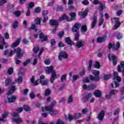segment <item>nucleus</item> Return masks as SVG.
I'll return each instance as SVG.
<instances>
[{"instance_id": "nucleus-1", "label": "nucleus", "mask_w": 124, "mask_h": 124, "mask_svg": "<svg viewBox=\"0 0 124 124\" xmlns=\"http://www.w3.org/2000/svg\"><path fill=\"white\" fill-rule=\"evenodd\" d=\"M42 111L43 112H46L48 111L50 116H57L59 114V111L57 109H53L52 107H44L42 108Z\"/></svg>"}, {"instance_id": "nucleus-2", "label": "nucleus", "mask_w": 124, "mask_h": 124, "mask_svg": "<svg viewBox=\"0 0 124 124\" xmlns=\"http://www.w3.org/2000/svg\"><path fill=\"white\" fill-rule=\"evenodd\" d=\"M71 18H68L66 15H63L61 17H59L58 21L59 22H62L63 20H66L68 21H73L76 19V13H71L69 14Z\"/></svg>"}, {"instance_id": "nucleus-3", "label": "nucleus", "mask_w": 124, "mask_h": 124, "mask_svg": "<svg viewBox=\"0 0 124 124\" xmlns=\"http://www.w3.org/2000/svg\"><path fill=\"white\" fill-rule=\"evenodd\" d=\"M16 54V57L18 59H21L24 56V51L20 48V47H17L16 49H14L11 50L9 53V57L13 56L14 54Z\"/></svg>"}, {"instance_id": "nucleus-4", "label": "nucleus", "mask_w": 124, "mask_h": 124, "mask_svg": "<svg viewBox=\"0 0 124 124\" xmlns=\"http://www.w3.org/2000/svg\"><path fill=\"white\" fill-rule=\"evenodd\" d=\"M113 75L114 76L113 80L114 82L111 84L112 88H118L120 86V82H121V77L118 76L117 72H113Z\"/></svg>"}, {"instance_id": "nucleus-5", "label": "nucleus", "mask_w": 124, "mask_h": 124, "mask_svg": "<svg viewBox=\"0 0 124 124\" xmlns=\"http://www.w3.org/2000/svg\"><path fill=\"white\" fill-rule=\"evenodd\" d=\"M93 74L95 77H93V76L91 75L90 76L91 80H92V81H95L96 82L99 81L100 79L99 78V74H100V72L98 70H94L93 71Z\"/></svg>"}, {"instance_id": "nucleus-6", "label": "nucleus", "mask_w": 124, "mask_h": 124, "mask_svg": "<svg viewBox=\"0 0 124 124\" xmlns=\"http://www.w3.org/2000/svg\"><path fill=\"white\" fill-rule=\"evenodd\" d=\"M65 118L66 120H68L69 121H72V120H78L79 118H81V113H77L74 115V116L69 114L68 116L65 115Z\"/></svg>"}, {"instance_id": "nucleus-7", "label": "nucleus", "mask_w": 124, "mask_h": 124, "mask_svg": "<svg viewBox=\"0 0 124 124\" xmlns=\"http://www.w3.org/2000/svg\"><path fill=\"white\" fill-rule=\"evenodd\" d=\"M45 78V76L42 75L40 77V79L34 81V77H32L31 79V82L34 86H37V85H39V84H40V82H41V81L44 80Z\"/></svg>"}, {"instance_id": "nucleus-8", "label": "nucleus", "mask_w": 124, "mask_h": 124, "mask_svg": "<svg viewBox=\"0 0 124 124\" xmlns=\"http://www.w3.org/2000/svg\"><path fill=\"white\" fill-rule=\"evenodd\" d=\"M108 47V49H112L113 51H117L120 48V42H117L116 45L114 43H110Z\"/></svg>"}, {"instance_id": "nucleus-9", "label": "nucleus", "mask_w": 124, "mask_h": 124, "mask_svg": "<svg viewBox=\"0 0 124 124\" xmlns=\"http://www.w3.org/2000/svg\"><path fill=\"white\" fill-rule=\"evenodd\" d=\"M117 70L118 72H122V75L124 76V61L120 62V64L117 66Z\"/></svg>"}, {"instance_id": "nucleus-10", "label": "nucleus", "mask_w": 124, "mask_h": 124, "mask_svg": "<svg viewBox=\"0 0 124 124\" xmlns=\"http://www.w3.org/2000/svg\"><path fill=\"white\" fill-rule=\"evenodd\" d=\"M68 58V55L64 51H61L59 53L58 59L59 61H62V59H67Z\"/></svg>"}, {"instance_id": "nucleus-11", "label": "nucleus", "mask_w": 124, "mask_h": 124, "mask_svg": "<svg viewBox=\"0 0 124 124\" xmlns=\"http://www.w3.org/2000/svg\"><path fill=\"white\" fill-rule=\"evenodd\" d=\"M52 76L50 78V83H53L56 79L59 78L60 77V75L59 74H57V72L56 71H53L51 73Z\"/></svg>"}, {"instance_id": "nucleus-12", "label": "nucleus", "mask_w": 124, "mask_h": 124, "mask_svg": "<svg viewBox=\"0 0 124 124\" xmlns=\"http://www.w3.org/2000/svg\"><path fill=\"white\" fill-rule=\"evenodd\" d=\"M111 21L112 23H115V24L114 25V30H117L118 28L121 26V23H120V21H119V18L117 17H114L113 18L111 19Z\"/></svg>"}, {"instance_id": "nucleus-13", "label": "nucleus", "mask_w": 124, "mask_h": 124, "mask_svg": "<svg viewBox=\"0 0 124 124\" xmlns=\"http://www.w3.org/2000/svg\"><path fill=\"white\" fill-rule=\"evenodd\" d=\"M108 59L109 61H112L113 65H116L117 64V61H118V58L114 55V54H110L108 56Z\"/></svg>"}, {"instance_id": "nucleus-14", "label": "nucleus", "mask_w": 124, "mask_h": 124, "mask_svg": "<svg viewBox=\"0 0 124 124\" xmlns=\"http://www.w3.org/2000/svg\"><path fill=\"white\" fill-rule=\"evenodd\" d=\"M39 38L40 42H44V41H47L48 40L47 36L44 35V33L42 32L39 34Z\"/></svg>"}, {"instance_id": "nucleus-15", "label": "nucleus", "mask_w": 124, "mask_h": 124, "mask_svg": "<svg viewBox=\"0 0 124 124\" xmlns=\"http://www.w3.org/2000/svg\"><path fill=\"white\" fill-rule=\"evenodd\" d=\"M3 47L7 48V47H8V45L5 43V42H4V39H0V50H2V49H3Z\"/></svg>"}, {"instance_id": "nucleus-16", "label": "nucleus", "mask_w": 124, "mask_h": 124, "mask_svg": "<svg viewBox=\"0 0 124 124\" xmlns=\"http://www.w3.org/2000/svg\"><path fill=\"white\" fill-rule=\"evenodd\" d=\"M80 27L81 24H80V23H76L72 28V31L73 32H77L78 31H79V29H80Z\"/></svg>"}, {"instance_id": "nucleus-17", "label": "nucleus", "mask_w": 124, "mask_h": 124, "mask_svg": "<svg viewBox=\"0 0 124 124\" xmlns=\"http://www.w3.org/2000/svg\"><path fill=\"white\" fill-rule=\"evenodd\" d=\"M10 95H8V101L10 103H12V102H15L16 100V98H17V96L15 95L9 96Z\"/></svg>"}, {"instance_id": "nucleus-18", "label": "nucleus", "mask_w": 124, "mask_h": 124, "mask_svg": "<svg viewBox=\"0 0 124 124\" xmlns=\"http://www.w3.org/2000/svg\"><path fill=\"white\" fill-rule=\"evenodd\" d=\"M52 71H54V67L53 66H50L45 68V72L46 74H49V73H52Z\"/></svg>"}, {"instance_id": "nucleus-19", "label": "nucleus", "mask_w": 124, "mask_h": 124, "mask_svg": "<svg viewBox=\"0 0 124 124\" xmlns=\"http://www.w3.org/2000/svg\"><path fill=\"white\" fill-rule=\"evenodd\" d=\"M13 123H16V124H22L23 123V120L21 118L18 117L17 118H12V119Z\"/></svg>"}, {"instance_id": "nucleus-20", "label": "nucleus", "mask_w": 124, "mask_h": 124, "mask_svg": "<svg viewBox=\"0 0 124 124\" xmlns=\"http://www.w3.org/2000/svg\"><path fill=\"white\" fill-rule=\"evenodd\" d=\"M20 41H21V40L20 39L16 40L14 43L12 44V48H15L17 47L19 45V44H20Z\"/></svg>"}, {"instance_id": "nucleus-21", "label": "nucleus", "mask_w": 124, "mask_h": 124, "mask_svg": "<svg viewBox=\"0 0 124 124\" xmlns=\"http://www.w3.org/2000/svg\"><path fill=\"white\" fill-rule=\"evenodd\" d=\"M97 21V17L95 16H94L93 17V21L91 25V29H93V28H94V27L95 26V25H96Z\"/></svg>"}, {"instance_id": "nucleus-22", "label": "nucleus", "mask_w": 124, "mask_h": 124, "mask_svg": "<svg viewBox=\"0 0 124 124\" xmlns=\"http://www.w3.org/2000/svg\"><path fill=\"white\" fill-rule=\"evenodd\" d=\"M85 45V42L81 41L78 42L77 44L76 45V47L77 48H81V47H83Z\"/></svg>"}, {"instance_id": "nucleus-23", "label": "nucleus", "mask_w": 124, "mask_h": 124, "mask_svg": "<svg viewBox=\"0 0 124 124\" xmlns=\"http://www.w3.org/2000/svg\"><path fill=\"white\" fill-rule=\"evenodd\" d=\"M103 118H104V111H101L98 114L97 118L99 121H103Z\"/></svg>"}, {"instance_id": "nucleus-24", "label": "nucleus", "mask_w": 124, "mask_h": 124, "mask_svg": "<svg viewBox=\"0 0 124 124\" xmlns=\"http://www.w3.org/2000/svg\"><path fill=\"white\" fill-rule=\"evenodd\" d=\"M87 14H88V10H85L83 12L79 13L78 15H79L80 17H82V18H85V17L87 16Z\"/></svg>"}, {"instance_id": "nucleus-25", "label": "nucleus", "mask_w": 124, "mask_h": 124, "mask_svg": "<svg viewBox=\"0 0 124 124\" xmlns=\"http://www.w3.org/2000/svg\"><path fill=\"white\" fill-rule=\"evenodd\" d=\"M93 94H92L91 93H88L87 95H85L84 97H83V100L84 101H85V102H87V100H89V99L90 98V97H92Z\"/></svg>"}, {"instance_id": "nucleus-26", "label": "nucleus", "mask_w": 124, "mask_h": 124, "mask_svg": "<svg viewBox=\"0 0 124 124\" xmlns=\"http://www.w3.org/2000/svg\"><path fill=\"white\" fill-rule=\"evenodd\" d=\"M94 95L96 97H101V91L99 90H96L94 92Z\"/></svg>"}, {"instance_id": "nucleus-27", "label": "nucleus", "mask_w": 124, "mask_h": 124, "mask_svg": "<svg viewBox=\"0 0 124 124\" xmlns=\"http://www.w3.org/2000/svg\"><path fill=\"white\" fill-rule=\"evenodd\" d=\"M49 24L51 26H58V25H59V22H58V21H57V20L52 19L50 21Z\"/></svg>"}, {"instance_id": "nucleus-28", "label": "nucleus", "mask_w": 124, "mask_h": 124, "mask_svg": "<svg viewBox=\"0 0 124 124\" xmlns=\"http://www.w3.org/2000/svg\"><path fill=\"white\" fill-rule=\"evenodd\" d=\"M12 81V79L11 78H7L5 82V85L6 87H8V86H9V84L11 83V81Z\"/></svg>"}, {"instance_id": "nucleus-29", "label": "nucleus", "mask_w": 124, "mask_h": 124, "mask_svg": "<svg viewBox=\"0 0 124 124\" xmlns=\"http://www.w3.org/2000/svg\"><path fill=\"white\" fill-rule=\"evenodd\" d=\"M16 89V88L15 86H12L9 90V92L8 93V95H10V94H12L13 93H14V91H15Z\"/></svg>"}, {"instance_id": "nucleus-30", "label": "nucleus", "mask_w": 124, "mask_h": 124, "mask_svg": "<svg viewBox=\"0 0 124 124\" xmlns=\"http://www.w3.org/2000/svg\"><path fill=\"white\" fill-rule=\"evenodd\" d=\"M92 66H93V60H90L89 62V66L87 69L89 72H91L92 71Z\"/></svg>"}, {"instance_id": "nucleus-31", "label": "nucleus", "mask_w": 124, "mask_h": 124, "mask_svg": "<svg viewBox=\"0 0 124 124\" xmlns=\"http://www.w3.org/2000/svg\"><path fill=\"white\" fill-rule=\"evenodd\" d=\"M100 15L101 16V19L99 23V26H101L102 24H103V22H104V21L103 20V18H102V17H103V13L102 12H101L100 13Z\"/></svg>"}, {"instance_id": "nucleus-32", "label": "nucleus", "mask_w": 124, "mask_h": 124, "mask_svg": "<svg viewBox=\"0 0 124 124\" xmlns=\"http://www.w3.org/2000/svg\"><path fill=\"white\" fill-rule=\"evenodd\" d=\"M23 108L25 111H26L27 112H29V111H31V107H30V106H29L28 105H24L23 106Z\"/></svg>"}, {"instance_id": "nucleus-33", "label": "nucleus", "mask_w": 124, "mask_h": 124, "mask_svg": "<svg viewBox=\"0 0 124 124\" xmlns=\"http://www.w3.org/2000/svg\"><path fill=\"white\" fill-rule=\"evenodd\" d=\"M48 83H49V81L47 79L43 80L40 81V84H41L42 86H46L48 85Z\"/></svg>"}, {"instance_id": "nucleus-34", "label": "nucleus", "mask_w": 124, "mask_h": 124, "mask_svg": "<svg viewBox=\"0 0 124 124\" xmlns=\"http://www.w3.org/2000/svg\"><path fill=\"white\" fill-rule=\"evenodd\" d=\"M65 41L67 44H68L69 45H72L73 44V42L71 41V40L70 39V38L67 37L65 38Z\"/></svg>"}, {"instance_id": "nucleus-35", "label": "nucleus", "mask_w": 124, "mask_h": 124, "mask_svg": "<svg viewBox=\"0 0 124 124\" xmlns=\"http://www.w3.org/2000/svg\"><path fill=\"white\" fill-rule=\"evenodd\" d=\"M98 9L100 10V11H102L103 9H105V5L102 3H101L99 6Z\"/></svg>"}, {"instance_id": "nucleus-36", "label": "nucleus", "mask_w": 124, "mask_h": 124, "mask_svg": "<svg viewBox=\"0 0 124 124\" xmlns=\"http://www.w3.org/2000/svg\"><path fill=\"white\" fill-rule=\"evenodd\" d=\"M96 41H97V42L100 43V42H103V41H105V38L99 37L97 38Z\"/></svg>"}, {"instance_id": "nucleus-37", "label": "nucleus", "mask_w": 124, "mask_h": 124, "mask_svg": "<svg viewBox=\"0 0 124 124\" xmlns=\"http://www.w3.org/2000/svg\"><path fill=\"white\" fill-rule=\"evenodd\" d=\"M16 83L17 84H21L23 82V78L22 77L19 76L18 78L16 80Z\"/></svg>"}, {"instance_id": "nucleus-38", "label": "nucleus", "mask_w": 124, "mask_h": 124, "mask_svg": "<svg viewBox=\"0 0 124 124\" xmlns=\"http://www.w3.org/2000/svg\"><path fill=\"white\" fill-rule=\"evenodd\" d=\"M68 103H72L73 102V95L69 96L67 100Z\"/></svg>"}, {"instance_id": "nucleus-39", "label": "nucleus", "mask_w": 124, "mask_h": 124, "mask_svg": "<svg viewBox=\"0 0 124 124\" xmlns=\"http://www.w3.org/2000/svg\"><path fill=\"white\" fill-rule=\"evenodd\" d=\"M118 93V90H111L109 92L110 95H114V94H116Z\"/></svg>"}, {"instance_id": "nucleus-40", "label": "nucleus", "mask_w": 124, "mask_h": 124, "mask_svg": "<svg viewBox=\"0 0 124 124\" xmlns=\"http://www.w3.org/2000/svg\"><path fill=\"white\" fill-rule=\"evenodd\" d=\"M21 14H22V11H17L14 13V15H15L16 17H19Z\"/></svg>"}, {"instance_id": "nucleus-41", "label": "nucleus", "mask_w": 124, "mask_h": 124, "mask_svg": "<svg viewBox=\"0 0 124 124\" xmlns=\"http://www.w3.org/2000/svg\"><path fill=\"white\" fill-rule=\"evenodd\" d=\"M50 93H51V90L50 89H47L46 90L45 92V95L46 96L50 95Z\"/></svg>"}, {"instance_id": "nucleus-42", "label": "nucleus", "mask_w": 124, "mask_h": 124, "mask_svg": "<svg viewBox=\"0 0 124 124\" xmlns=\"http://www.w3.org/2000/svg\"><path fill=\"white\" fill-rule=\"evenodd\" d=\"M12 116L13 118H17L19 117V114L17 112H13V113H12Z\"/></svg>"}, {"instance_id": "nucleus-43", "label": "nucleus", "mask_w": 124, "mask_h": 124, "mask_svg": "<svg viewBox=\"0 0 124 124\" xmlns=\"http://www.w3.org/2000/svg\"><path fill=\"white\" fill-rule=\"evenodd\" d=\"M40 21H41V18H37L35 19L34 22L37 25H40Z\"/></svg>"}, {"instance_id": "nucleus-44", "label": "nucleus", "mask_w": 124, "mask_h": 124, "mask_svg": "<svg viewBox=\"0 0 124 124\" xmlns=\"http://www.w3.org/2000/svg\"><path fill=\"white\" fill-rule=\"evenodd\" d=\"M50 63H51V61L49 59H46L44 61L45 64H46V65H49V64H50Z\"/></svg>"}, {"instance_id": "nucleus-45", "label": "nucleus", "mask_w": 124, "mask_h": 124, "mask_svg": "<svg viewBox=\"0 0 124 124\" xmlns=\"http://www.w3.org/2000/svg\"><path fill=\"white\" fill-rule=\"evenodd\" d=\"M67 77V75H63L62 76L61 78V80L62 82H63V81H65L66 80V77Z\"/></svg>"}, {"instance_id": "nucleus-46", "label": "nucleus", "mask_w": 124, "mask_h": 124, "mask_svg": "<svg viewBox=\"0 0 124 124\" xmlns=\"http://www.w3.org/2000/svg\"><path fill=\"white\" fill-rule=\"evenodd\" d=\"M64 121L62 120L61 119H58L56 121V124H65Z\"/></svg>"}, {"instance_id": "nucleus-47", "label": "nucleus", "mask_w": 124, "mask_h": 124, "mask_svg": "<svg viewBox=\"0 0 124 124\" xmlns=\"http://www.w3.org/2000/svg\"><path fill=\"white\" fill-rule=\"evenodd\" d=\"M30 62H31V59H27L25 62H24L23 65L26 66V65H28Z\"/></svg>"}, {"instance_id": "nucleus-48", "label": "nucleus", "mask_w": 124, "mask_h": 124, "mask_svg": "<svg viewBox=\"0 0 124 124\" xmlns=\"http://www.w3.org/2000/svg\"><path fill=\"white\" fill-rule=\"evenodd\" d=\"M7 73L9 75H11L13 73V68H11L8 69Z\"/></svg>"}, {"instance_id": "nucleus-49", "label": "nucleus", "mask_w": 124, "mask_h": 124, "mask_svg": "<svg viewBox=\"0 0 124 124\" xmlns=\"http://www.w3.org/2000/svg\"><path fill=\"white\" fill-rule=\"evenodd\" d=\"M58 35L59 37H60V38H62V37L63 35H64V32H63V31L59 32Z\"/></svg>"}, {"instance_id": "nucleus-50", "label": "nucleus", "mask_w": 124, "mask_h": 124, "mask_svg": "<svg viewBox=\"0 0 124 124\" xmlns=\"http://www.w3.org/2000/svg\"><path fill=\"white\" fill-rule=\"evenodd\" d=\"M39 50V47L36 46L33 48L32 51H33V53H37V52H38Z\"/></svg>"}, {"instance_id": "nucleus-51", "label": "nucleus", "mask_w": 124, "mask_h": 124, "mask_svg": "<svg viewBox=\"0 0 124 124\" xmlns=\"http://www.w3.org/2000/svg\"><path fill=\"white\" fill-rule=\"evenodd\" d=\"M87 31V26L86 25H84L81 28V32H85V31Z\"/></svg>"}, {"instance_id": "nucleus-52", "label": "nucleus", "mask_w": 124, "mask_h": 124, "mask_svg": "<svg viewBox=\"0 0 124 124\" xmlns=\"http://www.w3.org/2000/svg\"><path fill=\"white\" fill-rule=\"evenodd\" d=\"M95 88L94 85L91 84L88 87V90H93Z\"/></svg>"}, {"instance_id": "nucleus-53", "label": "nucleus", "mask_w": 124, "mask_h": 124, "mask_svg": "<svg viewBox=\"0 0 124 124\" xmlns=\"http://www.w3.org/2000/svg\"><path fill=\"white\" fill-rule=\"evenodd\" d=\"M14 29H17L18 28V21H16L13 26Z\"/></svg>"}, {"instance_id": "nucleus-54", "label": "nucleus", "mask_w": 124, "mask_h": 124, "mask_svg": "<svg viewBox=\"0 0 124 124\" xmlns=\"http://www.w3.org/2000/svg\"><path fill=\"white\" fill-rule=\"evenodd\" d=\"M109 78H111V75H105L104 76V79L105 80H108Z\"/></svg>"}, {"instance_id": "nucleus-55", "label": "nucleus", "mask_w": 124, "mask_h": 124, "mask_svg": "<svg viewBox=\"0 0 124 124\" xmlns=\"http://www.w3.org/2000/svg\"><path fill=\"white\" fill-rule=\"evenodd\" d=\"M29 96L31 99H33L35 97V95L33 93H30Z\"/></svg>"}, {"instance_id": "nucleus-56", "label": "nucleus", "mask_w": 124, "mask_h": 124, "mask_svg": "<svg viewBox=\"0 0 124 124\" xmlns=\"http://www.w3.org/2000/svg\"><path fill=\"white\" fill-rule=\"evenodd\" d=\"M94 66L95 68H100V64H99V62H96L94 64Z\"/></svg>"}, {"instance_id": "nucleus-57", "label": "nucleus", "mask_w": 124, "mask_h": 124, "mask_svg": "<svg viewBox=\"0 0 124 124\" xmlns=\"http://www.w3.org/2000/svg\"><path fill=\"white\" fill-rule=\"evenodd\" d=\"M4 3H6V0H0V6L3 5V4H4Z\"/></svg>"}, {"instance_id": "nucleus-58", "label": "nucleus", "mask_w": 124, "mask_h": 124, "mask_svg": "<svg viewBox=\"0 0 124 124\" xmlns=\"http://www.w3.org/2000/svg\"><path fill=\"white\" fill-rule=\"evenodd\" d=\"M88 112H89V110H88V109H84L82 110V114H83V115H85V114H87Z\"/></svg>"}, {"instance_id": "nucleus-59", "label": "nucleus", "mask_w": 124, "mask_h": 124, "mask_svg": "<svg viewBox=\"0 0 124 124\" xmlns=\"http://www.w3.org/2000/svg\"><path fill=\"white\" fill-rule=\"evenodd\" d=\"M34 5V3L33 2H31L29 4V7L28 8H30V10L31 9L32 7H33Z\"/></svg>"}, {"instance_id": "nucleus-60", "label": "nucleus", "mask_w": 124, "mask_h": 124, "mask_svg": "<svg viewBox=\"0 0 124 124\" xmlns=\"http://www.w3.org/2000/svg\"><path fill=\"white\" fill-rule=\"evenodd\" d=\"M82 3L84 5H88V4H89V1L88 0H84L82 2Z\"/></svg>"}, {"instance_id": "nucleus-61", "label": "nucleus", "mask_w": 124, "mask_h": 124, "mask_svg": "<svg viewBox=\"0 0 124 124\" xmlns=\"http://www.w3.org/2000/svg\"><path fill=\"white\" fill-rule=\"evenodd\" d=\"M35 13H39L40 12V8L37 7L34 9Z\"/></svg>"}, {"instance_id": "nucleus-62", "label": "nucleus", "mask_w": 124, "mask_h": 124, "mask_svg": "<svg viewBox=\"0 0 124 124\" xmlns=\"http://www.w3.org/2000/svg\"><path fill=\"white\" fill-rule=\"evenodd\" d=\"M29 30H34L35 31H36V27L35 26V24H32Z\"/></svg>"}, {"instance_id": "nucleus-63", "label": "nucleus", "mask_w": 124, "mask_h": 124, "mask_svg": "<svg viewBox=\"0 0 124 124\" xmlns=\"http://www.w3.org/2000/svg\"><path fill=\"white\" fill-rule=\"evenodd\" d=\"M23 111V108H19L17 109V112L18 113H21V112Z\"/></svg>"}, {"instance_id": "nucleus-64", "label": "nucleus", "mask_w": 124, "mask_h": 124, "mask_svg": "<svg viewBox=\"0 0 124 124\" xmlns=\"http://www.w3.org/2000/svg\"><path fill=\"white\" fill-rule=\"evenodd\" d=\"M101 2L100 1H98V0H94L93 1L94 4H100Z\"/></svg>"}]
</instances>
